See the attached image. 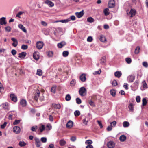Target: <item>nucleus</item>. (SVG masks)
<instances>
[{"label":"nucleus","instance_id":"nucleus-50","mask_svg":"<svg viewBox=\"0 0 148 148\" xmlns=\"http://www.w3.org/2000/svg\"><path fill=\"white\" fill-rule=\"evenodd\" d=\"M47 138L45 137H43L41 138L40 140L43 143H45L47 141Z\"/></svg>","mask_w":148,"mask_h":148},{"label":"nucleus","instance_id":"nucleus-17","mask_svg":"<svg viewBox=\"0 0 148 148\" xmlns=\"http://www.w3.org/2000/svg\"><path fill=\"white\" fill-rule=\"evenodd\" d=\"M114 76L115 77L119 78L121 76L122 74L120 71H117L114 73Z\"/></svg>","mask_w":148,"mask_h":148},{"label":"nucleus","instance_id":"nucleus-60","mask_svg":"<svg viewBox=\"0 0 148 148\" xmlns=\"http://www.w3.org/2000/svg\"><path fill=\"white\" fill-rule=\"evenodd\" d=\"M23 12L20 11L16 15V16L17 17H19L20 18V16L22 15L23 13Z\"/></svg>","mask_w":148,"mask_h":148},{"label":"nucleus","instance_id":"nucleus-18","mask_svg":"<svg viewBox=\"0 0 148 148\" xmlns=\"http://www.w3.org/2000/svg\"><path fill=\"white\" fill-rule=\"evenodd\" d=\"M73 125V122L71 121H69L67 123L66 126L68 128L71 127Z\"/></svg>","mask_w":148,"mask_h":148},{"label":"nucleus","instance_id":"nucleus-28","mask_svg":"<svg viewBox=\"0 0 148 148\" xmlns=\"http://www.w3.org/2000/svg\"><path fill=\"white\" fill-rule=\"evenodd\" d=\"M47 54L49 57H51L53 55V52L52 51H49L47 52Z\"/></svg>","mask_w":148,"mask_h":148},{"label":"nucleus","instance_id":"nucleus-22","mask_svg":"<svg viewBox=\"0 0 148 148\" xmlns=\"http://www.w3.org/2000/svg\"><path fill=\"white\" fill-rule=\"evenodd\" d=\"M18 27L21 29L24 32L26 33L27 32V30L25 29V28L22 24H19L18 25Z\"/></svg>","mask_w":148,"mask_h":148},{"label":"nucleus","instance_id":"nucleus-54","mask_svg":"<svg viewBox=\"0 0 148 148\" xmlns=\"http://www.w3.org/2000/svg\"><path fill=\"white\" fill-rule=\"evenodd\" d=\"M76 137L75 136H72L70 138L72 142L75 141L76 140Z\"/></svg>","mask_w":148,"mask_h":148},{"label":"nucleus","instance_id":"nucleus-34","mask_svg":"<svg viewBox=\"0 0 148 148\" xmlns=\"http://www.w3.org/2000/svg\"><path fill=\"white\" fill-rule=\"evenodd\" d=\"M140 47L139 46L137 47L135 49L134 51L135 53L136 54H138L140 52Z\"/></svg>","mask_w":148,"mask_h":148},{"label":"nucleus","instance_id":"nucleus-27","mask_svg":"<svg viewBox=\"0 0 148 148\" xmlns=\"http://www.w3.org/2000/svg\"><path fill=\"white\" fill-rule=\"evenodd\" d=\"M60 145L61 146H64L66 144V142L64 140L62 139L59 142Z\"/></svg>","mask_w":148,"mask_h":148},{"label":"nucleus","instance_id":"nucleus-55","mask_svg":"<svg viewBox=\"0 0 148 148\" xmlns=\"http://www.w3.org/2000/svg\"><path fill=\"white\" fill-rule=\"evenodd\" d=\"M88 103L90 104V105L92 106H95V104L94 102L91 100L89 101Z\"/></svg>","mask_w":148,"mask_h":148},{"label":"nucleus","instance_id":"nucleus-49","mask_svg":"<svg viewBox=\"0 0 148 148\" xmlns=\"http://www.w3.org/2000/svg\"><path fill=\"white\" fill-rule=\"evenodd\" d=\"M76 103L77 104H79L81 103V100L80 98H77L76 99Z\"/></svg>","mask_w":148,"mask_h":148},{"label":"nucleus","instance_id":"nucleus-52","mask_svg":"<svg viewBox=\"0 0 148 148\" xmlns=\"http://www.w3.org/2000/svg\"><path fill=\"white\" fill-rule=\"evenodd\" d=\"M20 121V120H15L13 122V124L14 125H16L19 123Z\"/></svg>","mask_w":148,"mask_h":148},{"label":"nucleus","instance_id":"nucleus-8","mask_svg":"<svg viewBox=\"0 0 148 148\" xmlns=\"http://www.w3.org/2000/svg\"><path fill=\"white\" fill-rule=\"evenodd\" d=\"M6 24L5 17H3L0 18V24L1 25H5Z\"/></svg>","mask_w":148,"mask_h":148},{"label":"nucleus","instance_id":"nucleus-37","mask_svg":"<svg viewBox=\"0 0 148 148\" xmlns=\"http://www.w3.org/2000/svg\"><path fill=\"white\" fill-rule=\"evenodd\" d=\"M36 74L39 76H41L42 75V71L40 69H38L37 70V72Z\"/></svg>","mask_w":148,"mask_h":148},{"label":"nucleus","instance_id":"nucleus-21","mask_svg":"<svg viewBox=\"0 0 148 148\" xmlns=\"http://www.w3.org/2000/svg\"><path fill=\"white\" fill-rule=\"evenodd\" d=\"M20 104L23 107H25L27 105L26 101L24 99H22L21 101Z\"/></svg>","mask_w":148,"mask_h":148},{"label":"nucleus","instance_id":"nucleus-12","mask_svg":"<svg viewBox=\"0 0 148 148\" xmlns=\"http://www.w3.org/2000/svg\"><path fill=\"white\" fill-rule=\"evenodd\" d=\"M127 79L129 82H132L135 79V76L133 75H130L128 77Z\"/></svg>","mask_w":148,"mask_h":148},{"label":"nucleus","instance_id":"nucleus-13","mask_svg":"<svg viewBox=\"0 0 148 148\" xmlns=\"http://www.w3.org/2000/svg\"><path fill=\"white\" fill-rule=\"evenodd\" d=\"M136 13V11L135 10L133 9H131L129 12V14L131 15V17L134 16L135 15Z\"/></svg>","mask_w":148,"mask_h":148},{"label":"nucleus","instance_id":"nucleus-40","mask_svg":"<svg viewBox=\"0 0 148 148\" xmlns=\"http://www.w3.org/2000/svg\"><path fill=\"white\" fill-rule=\"evenodd\" d=\"M74 113L75 116L77 117L79 116L80 114V112L79 110H76Z\"/></svg>","mask_w":148,"mask_h":148},{"label":"nucleus","instance_id":"nucleus-39","mask_svg":"<svg viewBox=\"0 0 148 148\" xmlns=\"http://www.w3.org/2000/svg\"><path fill=\"white\" fill-rule=\"evenodd\" d=\"M92 141L90 140H89L86 141L85 143L86 145H91L92 143Z\"/></svg>","mask_w":148,"mask_h":148},{"label":"nucleus","instance_id":"nucleus-44","mask_svg":"<svg viewBox=\"0 0 148 148\" xmlns=\"http://www.w3.org/2000/svg\"><path fill=\"white\" fill-rule=\"evenodd\" d=\"M45 129V127L44 125H42L41 127L39 128V130L40 132H42Z\"/></svg>","mask_w":148,"mask_h":148},{"label":"nucleus","instance_id":"nucleus-51","mask_svg":"<svg viewBox=\"0 0 148 148\" xmlns=\"http://www.w3.org/2000/svg\"><path fill=\"white\" fill-rule=\"evenodd\" d=\"M5 31L8 32H10L11 31V28L9 26H8L6 27H5Z\"/></svg>","mask_w":148,"mask_h":148},{"label":"nucleus","instance_id":"nucleus-19","mask_svg":"<svg viewBox=\"0 0 148 148\" xmlns=\"http://www.w3.org/2000/svg\"><path fill=\"white\" fill-rule=\"evenodd\" d=\"M52 107L56 109H59L61 108V106L60 104H56L54 103L52 104Z\"/></svg>","mask_w":148,"mask_h":148},{"label":"nucleus","instance_id":"nucleus-33","mask_svg":"<svg viewBox=\"0 0 148 148\" xmlns=\"http://www.w3.org/2000/svg\"><path fill=\"white\" fill-rule=\"evenodd\" d=\"M109 9L107 8L105 9L104 10V13L105 15L107 16L109 14Z\"/></svg>","mask_w":148,"mask_h":148},{"label":"nucleus","instance_id":"nucleus-4","mask_svg":"<svg viewBox=\"0 0 148 148\" xmlns=\"http://www.w3.org/2000/svg\"><path fill=\"white\" fill-rule=\"evenodd\" d=\"M108 7L112 8L115 6V1L114 0H110L108 3Z\"/></svg>","mask_w":148,"mask_h":148},{"label":"nucleus","instance_id":"nucleus-2","mask_svg":"<svg viewBox=\"0 0 148 148\" xmlns=\"http://www.w3.org/2000/svg\"><path fill=\"white\" fill-rule=\"evenodd\" d=\"M44 44L42 42L39 41L37 42L36 44V47L39 49H41L43 47Z\"/></svg>","mask_w":148,"mask_h":148},{"label":"nucleus","instance_id":"nucleus-3","mask_svg":"<svg viewBox=\"0 0 148 148\" xmlns=\"http://www.w3.org/2000/svg\"><path fill=\"white\" fill-rule=\"evenodd\" d=\"M84 11L83 10L80 12H76L75 13V14L77 17L79 18L81 17L84 15Z\"/></svg>","mask_w":148,"mask_h":148},{"label":"nucleus","instance_id":"nucleus-30","mask_svg":"<svg viewBox=\"0 0 148 148\" xmlns=\"http://www.w3.org/2000/svg\"><path fill=\"white\" fill-rule=\"evenodd\" d=\"M26 145V143L24 141H20L19 143V145L21 147L25 146Z\"/></svg>","mask_w":148,"mask_h":148},{"label":"nucleus","instance_id":"nucleus-53","mask_svg":"<svg viewBox=\"0 0 148 148\" xmlns=\"http://www.w3.org/2000/svg\"><path fill=\"white\" fill-rule=\"evenodd\" d=\"M128 108L130 110L132 111L133 109V104L132 103H130L128 106Z\"/></svg>","mask_w":148,"mask_h":148},{"label":"nucleus","instance_id":"nucleus-57","mask_svg":"<svg viewBox=\"0 0 148 148\" xmlns=\"http://www.w3.org/2000/svg\"><path fill=\"white\" fill-rule=\"evenodd\" d=\"M136 100L137 102L139 103L140 101V96H137L136 98Z\"/></svg>","mask_w":148,"mask_h":148},{"label":"nucleus","instance_id":"nucleus-20","mask_svg":"<svg viewBox=\"0 0 148 148\" xmlns=\"http://www.w3.org/2000/svg\"><path fill=\"white\" fill-rule=\"evenodd\" d=\"M26 56L25 52H23L19 54L18 57L20 58H24Z\"/></svg>","mask_w":148,"mask_h":148},{"label":"nucleus","instance_id":"nucleus-47","mask_svg":"<svg viewBox=\"0 0 148 148\" xmlns=\"http://www.w3.org/2000/svg\"><path fill=\"white\" fill-rule=\"evenodd\" d=\"M21 48L23 50H26L28 48V46L27 45H22Z\"/></svg>","mask_w":148,"mask_h":148},{"label":"nucleus","instance_id":"nucleus-11","mask_svg":"<svg viewBox=\"0 0 148 148\" xmlns=\"http://www.w3.org/2000/svg\"><path fill=\"white\" fill-rule=\"evenodd\" d=\"M40 94V91L39 90H37L36 92L34 94V99L37 101L38 99L39 95Z\"/></svg>","mask_w":148,"mask_h":148},{"label":"nucleus","instance_id":"nucleus-7","mask_svg":"<svg viewBox=\"0 0 148 148\" xmlns=\"http://www.w3.org/2000/svg\"><path fill=\"white\" fill-rule=\"evenodd\" d=\"M11 40L13 42V43L12 44V45L13 46L16 47L18 44V42L17 40L14 38H12Z\"/></svg>","mask_w":148,"mask_h":148},{"label":"nucleus","instance_id":"nucleus-24","mask_svg":"<svg viewBox=\"0 0 148 148\" xmlns=\"http://www.w3.org/2000/svg\"><path fill=\"white\" fill-rule=\"evenodd\" d=\"M126 137L124 135H122L119 138L120 140L122 142L126 140Z\"/></svg>","mask_w":148,"mask_h":148},{"label":"nucleus","instance_id":"nucleus-48","mask_svg":"<svg viewBox=\"0 0 148 148\" xmlns=\"http://www.w3.org/2000/svg\"><path fill=\"white\" fill-rule=\"evenodd\" d=\"M112 85L114 86H116L118 85L117 82L115 80H114L112 82Z\"/></svg>","mask_w":148,"mask_h":148},{"label":"nucleus","instance_id":"nucleus-36","mask_svg":"<svg viewBox=\"0 0 148 148\" xmlns=\"http://www.w3.org/2000/svg\"><path fill=\"white\" fill-rule=\"evenodd\" d=\"M116 93V91L114 90H112L110 91V94L113 97L115 96Z\"/></svg>","mask_w":148,"mask_h":148},{"label":"nucleus","instance_id":"nucleus-64","mask_svg":"<svg viewBox=\"0 0 148 148\" xmlns=\"http://www.w3.org/2000/svg\"><path fill=\"white\" fill-rule=\"evenodd\" d=\"M11 53L13 55H14L16 54L17 51L16 50L13 49L11 51Z\"/></svg>","mask_w":148,"mask_h":148},{"label":"nucleus","instance_id":"nucleus-23","mask_svg":"<svg viewBox=\"0 0 148 148\" xmlns=\"http://www.w3.org/2000/svg\"><path fill=\"white\" fill-rule=\"evenodd\" d=\"M99 40L102 42H105L106 41V39L105 37L103 35L100 36Z\"/></svg>","mask_w":148,"mask_h":148},{"label":"nucleus","instance_id":"nucleus-31","mask_svg":"<svg viewBox=\"0 0 148 148\" xmlns=\"http://www.w3.org/2000/svg\"><path fill=\"white\" fill-rule=\"evenodd\" d=\"M2 107L5 109H8V105L7 103H5L2 104Z\"/></svg>","mask_w":148,"mask_h":148},{"label":"nucleus","instance_id":"nucleus-32","mask_svg":"<svg viewBox=\"0 0 148 148\" xmlns=\"http://www.w3.org/2000/svg\"><path fill=\"white\" fill-rule=\"evenodd\" d=\"M71 99V96L69 94H67L65 97V99L66 101H70Z\"/></svg>","mask_w":148,"mask_h":148},{"label":"nucleus","instance_id":"nucleus-1","mask_svg":"<svg viewBox=\"0 0 148 148\" xmlns=\"http://www.w3.org/2000/svg\"><path fill=\"white\" fill-rule=\"evenodd\" d=\"M79 92L81 96H84L86 94V90L84 87H81L79 89Z\"/></svg>","mask_w":148,"mask_h":148},{"label":"nucleus","instance_id":"nucleus-35","mask_svg":"<svg viewBox=\"0 0 148 148\" xmlns=\"http://www.w3.org/2000/svg\"><path fill=\"white\" fill-rule=\"evenodd\" d=\"M69 52L68 51H64L63 52V56L64 57L67 56L69 55Z\"/></svg>","mask_w":148,"mask_h":148},{"label":"nucleus","instance_id":"nucleus-61","mask_svg":"<svg viewBox=\"0 0 148 148\" xmlns=\"http://www.w3.org/2000/svg\"><path fill=\"white\" fill-rule=\"evenodd\" d=\"M56 88L54 87H53L51 88V91L52 92L55 93L56 92Z\"/></svg>","mask_w":148,"mask_h":148},{"label":"nucleus","instance_id":"nucleus-26","mask_svg":"<svg viewBox=\"0 0 148 148\" xmlns=\"http://www.w3.org/2000/svg\"><path fill=\"white\" fill-rule=\"evenodd\" d=\"M14 112V111H11L10 112L11 113V114H10L9 116V119L10 120H11L12 119V117L14 116V117H15L16 116V114H13L12 113V112Z\"/></svg>","mask_w":148,"mask_h":148},{"label":"nucleus","instance_id":"nucleus-15","mask_svg":"<svg viewBox=\"0 0 148 148\" xmlns=\"http://www.w3.org/2000/svg\"><path fill=\"white\" fill-rule=\"evenodd\" d=\"M86 74H82L80 76V80L83 82H85L86 80Z\"/></svg>","mask_w":148,"mask_h":148},{"label":"nucleus","instance_id":"nucleus-45","mask_svg":"<svg viewBox=\"0 0 148 148\" xmlns=\"http://www.w3.org/2000/svg\"><path fill=\"white\" fill-rule=\"evenodd\" d=\"M125 60L127 63L128 64H130L132 62V60L130 58H127L125 59Z\"/></svg>","mask_w":148,"mask_h":148},{"label":"nucleus","instance_id":"nucleus-29","mask_svg":"<svg viewBox=\"0 0 148 148\" xmlns=\"http://www.w3.org/2000/svg\"><path fill=\"white\" fill-rule=\"evenodd\" d=\"M143 86L144 88H148L147 85L145 81L144 80L142 82Z\"/></svg>","mask_w":148,"mask_h":148},{"label":"nucleus","instance_id":"nucleus-9","mask_svg":"<svg viewBox=\"0 0 148 148\" xmlns=\"http://www.w3.org/2000/svg\"><path fill=\"white\" fill-rule=\"evenodd\" d=\"M107 146L109 148H113L115 146L114 143L112 141H109L107 143Z\"/></svg>","mask_w":148,"mask_h":148},{"label":"nucleus","instance_id":"nucleus-10","mask_svg":"<svg viewBox=\"0 0 148 148\" xmlns=\"http://www.w3.org/2000/svg\"><path fill=\"white\" fill-rule=\"evenodd\" d=\"M45 3L46 4L48 5L49 7H52L54 6V4L51 1H49V0H46Z\"/></svg>","mask_w":148,"mask_h":148},{"label":"nucleus","instance_id":"nucleus-38","mask_svg":"<svg viewBox=\"0 0 148 148\" xmlns=\"http://www.w3.org/2000/svg\"><path fill=\"white\" fill-rule=\"evenodd\" d=\"M142 106H145L147 103V101L146 99L145 98H143L142 99Z\"/></svg>","mask_w":148,"mask_h":148},{"label":"nucleus","instance_id":"nucleus-16","mask_svg":"<svg viewBox=\"0 0 148 148\" xmlns=\"http://www.w3.org/2000/svg\"><path fill=\"white\" fill-rule=\"evenodd\" d=\"M100 63L102 65H105L106 62V58L105 56L102 57L100 60Z\"/></svg>","mask_w":148,"mask_h":148},{"label":"nucleus","instance_id":"nucleus-62","mask_svg":"<svg viewBox=\"0 0 148 148\" xmlns=\"http://www.w3.org/2000/svg\"><path fill=\"white\" fill-rule=\"evenodd\" d=\"M93 40L91 36H89L88 37L87 39V41L88 42H91Z\"/></svg>","mask_w":148,"mask_h":148},{"label":"nucleus","instance_id":"nucleus-14","mask_svg":"<svg viewBox=\"0 0 148 148\" xmlns=\"http://www.w3.org/2000/svg\"><path fill=\"white\" fill-rule=\"evenodd\" d=\"M10 97L12 101L15 102L17 101V97L14 94H11L10 95Z\"/></svg>","mask_w":148,"mask_h":148},{"label":"nucleus","instance_id":"nucleus-43","mask_svg":"<svg viewBox=\"0 0 148 148\" xmlns=\"http://www.w3.org/2000/svg\"><path fill=\"white\" fill-rule=\"evenodd\" d=\"M75 84V79H73L70 82V85L72 86H74Z\"/></svg>","mask_w":148,"mask_h":148},{"label":"nucleus","instance_id":"nucleus-46","mask_svg":"<svg viewBox=\"0 0 148 148\" xmlns=\"http://www.w3.org/2000/svg\"><path fill=\"white\" fill-rule=\"evenodd\" d=\"M37 129V126H32L31 128V130L33 132H36Z\"/></svg>","mask_w":148,"mask_h":148},{"label":"nucleus","instance_id":"nucleus-6","mask_svg":"<svg viewBox=\"0 0 148 148\" xmlns=\"http://www.w3.org/2000/svg\"><path fill=\"white\" fill-rule=\"evenodd\" d=\"M39 53L37 52H34L33 53V57L36 60H38L39 58Z\"/></svg>","mask_w":148,"mask_h":148},{"label":"nucleus","instance_id":"nucleus-59","mask_svg":"<svg viewBox=\"0 0 148 148\" xmlns=\"http://www.w3.org/2000/svg\"><path fill=\"white\" fill-rule=\"evenodd\" d=\"M97 122L99 126H100V127L101 128H103V126L102 125V124L101 123V122L100 121H99L98 120L97 121Z\"/></svg>","mask_w":148,"mask_h":148},{"label":"nucleus","instance_id":"nucleus-42","mask_svg":"<svg viewBox=\"0 0 148 148\" xmlns=\"http://www.w3.org/2000/svg\"><path fill=\"white\" fill-rule=\"evenodd\" d=\"M87 21L90 23H92L94 21V20L92 17H89L87 18Z\"/></svg>","mask_w":148,"mask_h":148},{"label":"nucleus","instance_id":"nucleus-58","mask_svg":"<svg viewBox=\"0 0 148 148\" xmlns=\"http://www.w3.org/2000/svg\"><path fill=\"white\" fill-rule=\"evenodd\" d=\"M143 65L145 67L147 68L148 67V63L145 62H144L143 63Z\"/></svg>","mask_w":148,"mask_h":148},{"label":"nucleus","instance_id":"nucleus-5","mask_svg":"<svg viewBox=\"0 0 148 148\" xmlns=\"http://www.w3.org/2000/svg\"><path fill=\"white\" fill-rule=\"evenodd\" d=\"M13 132L16 134L19 133L21 129L20 127L18 126H16L13 127Z\"/></svg>","mask_w":148,"mask_h":148},{"label":"nucleus","instance_id":"nucleus-25","mask_svg":"<svg viewBox=\"0 0 148 148\" xmlns=\"http://www.w3.org/2000/svg\"><path fill=\"white\" fill-rule=\"evenodd\" d=\"M123 125L124 127H127L129 126L130 123L127 121H124L123 123Z\"/></svg>","mask_w":148,"mask_h":148},{"label":"nucleus","instance_id":"nucleus-41","mask_svg":"<svg viewBox=\"0 0 148 148\" xmlns=\"http://www.w3.org/2000/svg\"><path fill=\"white\" fill-rule=\"evenodd\" d=\"M110 125L112 127H115L116 124V122L115 121H114L110 123Z\"/></svg>","mask_w":148,"mask_h":148},{"label":"nucleus","instance_id":"nucleus-63","mask_svg":"<svg viewBox=\"0 0 148 148\" xmlns=\"http://www.w3.org/2000/svg\"><path fill=\"white\" fill-rule=\"evenodd\" d=\"M88 122V120H87L86 118L84 119L83 121V123L85 124L86 125H87V123Z\"/></svg>","mask_w":148,"mask_h":148},{"label":"nucleus","instance_id":"nucleus-56","mask_svg":"<svg viewBox=\"0 0 148 148\" xmlns=\"http://www.w3.org/2000/svg\"><path fill=\"white\" fill-rule=\"evenodd\" d=\"M7 124L6 122H4V123L1 126V129H4L5 127L6 126Z\"/></svg>","mask_w":148,"mask_h":148}]
</instances>
